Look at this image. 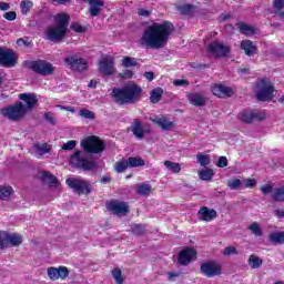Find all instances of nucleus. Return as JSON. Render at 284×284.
I'll return each mask as SVG.
<instances>
[{
    "mask_svg": "<svg viewBox=\"0 0 284 284\" xmlns=\"http://www.w3.org/2000/svg\"><path fill=\"white\" fill-rule=\"evenodd\" d=\"M17 45H24V48H32V41H28V38H19Z\"/></svg>",
    "mask_w": 284,
    "mask_h": 284,
    "instance_id": "obj_58",
    "label": "nucleus"
},
{
    "mask_svg": "<svg viewBox=\"0 0 284 284\" xmlns=\"http://www.w3.org/2000/svg\"><path fill=\"white\" fill-rule=\"evenodd\" d=\"M126 162L129 168H143V165H145V160L141 156H130Z\"/></svg>",
    "mask_w": 284,
    "mask_h": 284,
    "instance_id": "obj_30",
    "label": "nucleus"
},
{
    "mask_svg": "<svg viewBox=\"0 0 284 284\" xmlns=\"http://www.w3.org/2000/svg\"><path fill=\"white\" fill-rule=\"evenodd\" d=\"M257 91L255 97L257 101L267 102L274 99V83L267 78H263L256 83Z\"/></svg>",
    "mask_w": 284,
    "mask_h": 284,
    "instance_id": "obj_6",
    "label": "nucleus"
},
{
    "mask_svg": "<svg viewBox=\"0 0 284 284\" xmlns=\"http://www.w3.org/2000/svg\"><path fill=\"white\" fill-rule=\"evenodd\" d=\"M179 11L181 12V14H184L185 17H194L196 12V6L190 3L183 4L179 7Z\"/></svg>",
    "mask_w": 284,
    "mask_h": 284,
    "instance_id": "obj_26",
    "label": "nucleus"
},
{
    "mask_svg": "<svg viewBox=\"0 0 284 284\" xmlns=\"http://www.w3.org/2000/svg\"><path fill=\"white\" fill-rule=\"evenodd\" d=\"M253 121H265V112L263 111H257V112H252Z\"/></svg>",
    "mask_w": 284,
    "mask_h": 284,
    "instance_id": "obj_56",
    "label": "nucleus"
},
{
    "mask_svg": "<svg viewBox=\"0 0 284 284\" xmlns=\"http://www.w3.org/2000/svg\"><path fill=\"white\" fill-rule=\"evenodd\" d=\"M136 190V194H140V196H150L151 192H152V185L150 184H138L135 186Z\"/></svg>",
    "mask_w": 284,
    "mask_h": 284,
    "instance_id": "obj_28",
    "label": "nucleus"
},
{
    "mask_svg": "<svg viewBox=\"0 0 284 284\" xmlns=\"http://www.w3.org/2000/svg\"><path fill=\"white\" fill-rule=\"evenodd\" d=\"M106 210L109 212H113V214H128L130 212V209L128 206V203L120 202L118 200H111L106 203Z\"/></svg>",
    "mask_w": 284,
    "mask_h": 284,
    "instance_id": "obj_17",
    "label": "nucleus"
},
{
    "mask_svg": "<svg viewBox=\"0 0 284 284\" xmlns=\"http://www.w3.org/2000/svg\"><path fill=\"white\" fill-rule=\"evenodd\" d=\"M70 28L71 30H73V32H77L78 34H83L88 32V28L81 26V23L79 22H71Z\"/></svg>",
    "mask_w": 284,
    "mask_h": 284,
    "instance_id": "obj_44",
    "label": "nucleus"
},
{
    "mask_svg": "<svg viewBox=\"0 0 284 284\" xmlns=\"http://www.w3.org/2000/svg\"><path fill=\"white\" fill-rule=\"evenodd\" d=\"M7 10H10V3L1 1L0 2V11L6 12Z\"/></svg>",
    "mask_w": 284,
    "mask_h": 284,
    "instance_id": "obj_64",
    "label": "nucleus"
},
{
    "mask_svg": "<svg viewBox=\"0 0 284 284\" xmlns=\"http://www.w3.org/2000/svg\"><path fill=\"white\" fill-rule=\"evenodd\" d=\"M200 272L206 278H214V276H221L223 274V268L221 264L214 261H206L200 265Z\"/></svg>",
    "mask_w": 284,
    "mask_h": 284,
    "instance_id": "obj_14",
    "label": "nucleus"
},
{
    "mask_svg": "<svg viewBox=\"0 0 284 284\" xmlns=\"http://www.w3.org/2000/svg\"><path fill=\"white\" fill-rule=\"evenodd\" d=\"M83 3H89L90 17H99L101 14V8L105 6L103 0H81Z\"/></svg>",
    "mask_w": 284,
    "mask_h": 284,
    "instance_id": "obj_20",
    "label": "nucleus"
},
{
    "mask_svg": "<svg viewBox=\"0 0 284 284\" xmlns=\"http://www.w3.org/2000/svg\"><path fill=\"white\" fill-rule=\"evenodd\" d=\"M122 65L123 68H136V65H139V62L136 61V58L124 57L122 59Z\"/></svg>",
    "mask_w": 284,
    "mask_h": 284,
    "instance_id": "obj_41",
    "label": "nucleus"
},
{
    "mask_svg": "<svg viewBox=\"0 0 284 284\" xmlns=\"http://www.w3.org/2000/svg\"><path fill=\"white\" fill-rule=\"evenodd\" d=\"M241 184L242 182L240 179H233L227 182V186L230 187V190H239V187H241Z\"/></svg>",
    "mask_w": 284,
    "mask_h": 284,
    "instance_id": "obj_51",
    "label": "nucleus"
},
{
    "mask_svg": "<svg viewBox=\"0 0 284 284\" xmlns=\"http://www.w3.org/2000/svg\"><path fill=\"white\" fill-rule=\"evenodd\" d=\"M247 263L252 267V270H258V267L263 265V260L258 257V255L252 254L250 255Z\"/></svg>",
    "mask_w": 284,
    "mask_h": 284,
    "instance_id": "obj_33",
    "label": "nucleus"
},
{
    "mask_svg": "<svg viewBox=\"0 0 284 284\" xmlns=\"http://www.w3.org/2000/svg\"><path fill=\"white\" fill-rule=\"evenodd\" d=\"M240 50H243L246 57H254V54H258V47H256L252 40H242L240 43Z\"/></svg>",
    "mask_w": 284,
    "mask_h": 284,
    "instance_id": "obj_21",
    "label": "nucleus"
},
{
    "mask_svg": "<svg viewBox=\"0 0 284 284\" xmlns=\"http://www.w3.org/2000/svg\"><path fill=\"white\" fill-rule=\"evenodd\" d=\"M14 194V189L10 185H0V201H10V196Z\"/></svg>",
    "mask_w": 284,
    "mask_h": 284,
    "instance_id": "obj_25",
    "label": "nucleus"
},
{
    "mask_svg": "<svg viewBox=\"0 0 284 284\" xmlns=\"http://www.w3.org/2000/svg\"><path fill=\"white\" fill-rule=\"evenodd\" d=\"M19 63V57L12 49L0 47V65L2 68H14Z\"/></svg>",
    "mask_w": 284,
    "mask_h": 284,
    "instance_id": "obj_12",
    "label": "nucleus"
},
{
    "mask_svg": "<svg viewBox=\"0 0 284 284\" xmlns=\"http://www.w3.org/2000/svg\"><path fill=\"white\" fill-rule=\"evenodd\" d=\"M237 28L241 34H254V28H252L250 24L240 22L237 23Z\"/></svg>",
    "mask_w": 284,
    "mask_h": 284,
    "instance_id": "obj_42",
    "label": "nucleus"
},
{
    "mask_svg": "<svg viewBox=\"0 0 284 284\" xmlns=\"http://www.w3.org/2000/svg\"><path fill=\"white\" fill-rule=\"evenodd\" d=\"M271 199H273L276 202L284 201V186L276 189L274 193L271 195Z\"/></svg>",
    "mask_w": 284,
    "mask_h": 284,
    "instance_id": "obj_45",
    "label": "nucleus"
},
{
    "mask_svg": "<svg viewBox=\"0 0 284 284\" xmlns=\"http://www.w3.org/2000/svg\"><path fill=\"white\" fill-rule=\"evenodd\" d=\"M3 19L7 21H16L17 20V12L14 11H9L2 14Z\"/></svg>",
    "mask_w": 284,
    "mask_h": 284,
    "instance_id": "obj_59",
    "label": "nucleus"
},
{
    "mask_svg": "<svg viewBox=\"0 0 284 284\" xmlns=\"http://www.w3.org/2000/svg\"><path fill=\"white\" fill-rule=\"evenodd\" d=\"M99 72L101 77H112L114 74V59L104 57L99 61Z\"/></svg>",
    "mask_w": 284,
    "mask_h": 284,
    "instance_id": "obj_16",
    "label": "nucleus"
},
{
    "mask_svg": "<svg viewBox=\"0 0 284 284\" xmlns=\"http://www.w3.org/2000/svg\"><path fill=\"white\" fill-rule=\"evenodd\" d=\"M211 92L214 97H219V99H225V97H232V94H234L232 88L223 84L213 85Z\"/></svg>",
    "mask_w": 284,
    "mask_h": 284,
    "instance_id": "obj_19",
    "label": "nucleus"
},
{
    "mask_svg": "<svg viewBox=\"0 0 284 284\" xmlns=\"http://www.w3.org/2000/svg\"><path fill=\"white\" fill-rule=\"evenodd\" d=\"M112 97L116 105H132L143 97V89L136 83H131L112 89Z\"/></svg>",
    "mask_w": 284,
    "mask_h": 284,
    "instance_id": "obj_4",
    "label": "nucleus"
},
{
    "mask_svg": "<svg viewBox=\"0 0 284 284\" xmlns=\"http://www.w3.org/2000/svg\"><path fill=\"white\" fill-rule=\"evenodd\" d=\"M189 103L195 105V108H203V105L207 103V100H205L201 93H191L189 95Z\"/></svg>",
    "mask_w": 284,
    "mask_h": 284,
    "instance_id": "obj_23",
    "label": "nucleus"
},
{
    "mask_svg": "<svg viewBox=\"0 0 284 284\" xmlns=\"http://www.w3.org/2000/svg\"><path fill=\"white\" fill-rule=\"evenodd\" d=\"M274 190V184L273 183H267L266 185L260 186V191L262 194H270Z\"/></svg>",
    "mask_w": 284,
    "mask_h": 284,
    "instance_id": "obj_55",
    "label": "nucleus"
},
{
    "mask_svg": "<svg viewBox=\"0 0 284 284\" xmlns=\"http://www.w3.org/2000/svg\"><path fill=\"white\" fill-rule=\"evenodd\" d=\"M173 85H175V88H187V85H190V81L185 79H176L173 81Z\"/></svg>",
    "mask_w": 284,
    "mask_h": 284,
    "instance_id": "obj_52",
    "label": "nucleus"
},
{
    "mask_svg": "<svg viewBox=\"0 0 284 284\" xmlns=\"http://www.w3.org/2000/svg\"><path fill=\"white\" fill-rule=\"evenodd\" d=\"M111 274L113 276V278L115 280V283L116 284H123L124 283V278H123V271H121V268L116 267V268H113L111 271Z\"/></svg>",
    "mask_w": 284,
    "mask_h": 284,
    "instance_id": "obj_40",
    "label": "nucleus"
},
{
    "mask_svg": "<svg viewBox=\"0 0 284 284\" xmlns=\"http://www.w3.org/2000/svg\"><path fill=\"white\" fill-rule=\"evenodd\" d=\"M155 125H159L162 128V130H170L174 125L172 121H170L168 118H156L152 120Z\"/></svg>",
    "mask_w": 284,
    "mask_h": 284,
    "instance_id": "obj_27",
    "label": "nucleus"
},
{
    "mask_svg": "<svg viewBox=\"0 0 284 284\" xmlns=\"http://www.w3.org/2000/svg\"><path fill=\"white\" fill-rule=\"evenodd\" d=\"M197 216L200 221H204L205 223H211V221H214L216 216H219V213L214 209H210L207 206H202L197 211Z\"/></svg>",
    "mask_w": 284,
    "mask_h": 284,
    "instance_id": "obj_18",
    "label": "nucleus"
},
{
    "mask_svg": "<svg viewBox=\"0 0 284 284\" xmlns=\"http://www.w3.org/2000/svg\"><path fill=\"white\" fill-rule=\"evenodd\" d=\"M34 8V2L30 0H22L20 2V12L23 16L30 14V11Z\"/></svg>",
    "mask_w": 284,
    "mask_h": 284,
    "instance_id": "obj_32",
    "label": "nucleus"
},
{
    "mask_svg": "<svg viewBox=\"0 0 284 284\" xmlns=\"http://www.w3.org/2000/svg\"><path fill=\"white\" fill-rule=\"evenodd\" d=\"M214 171L212 169H206L199 172V178L201 181H212Z\"/></svg>",
    "mask_w": 284,
    "mask_h": 284,
    "instance_id": "obj_39",
    "label": "nucleus"
},
{
    "mask_svg": "<svg viewBox=\"0 0 284 284\" xmlns=\"http://www.w3.org/2000/svg\"><path fill=\"white\" fill-rule=\"evenodd\" d=\"M199 253L195 248L186 246L178 254V263L179 265L187 266L192 261H196Z\"/></svg>",
    "mask_w": 284,
    "mask_h": 284,
    "instance_id": "obj_15",
    "label": "nucleus"
},
{
    "mask_svg": "<svg viewBox=\"0 0 284 284\" xmlns=\"http://www.w3.org/2000/svg\"><path fill=\"white\" fill-rule=\"evenodd\" d=\"M130 232L133 233L134 236H143V234H145V224H132Z\"/></svg>",
    "mask_w": 284,
    "mask_h": 284,
    "instance_id": "obj_36",
    "label": "nucleus"
},
{
    "mask_svg": "<svg viewBox=\"0 0 284 284\" xmlns=\"http://www.w3.org/2000/svg\"><path fill=\"white\" fill-rule=\"evenodd\" d=\"M65 183L75 194H79V196L92 194V184L87 180L69 178L65 180Z\"/></svg>",
    "mask_w": 284,
    "mask_h": 284,
    "instance_id": "obj_9",
    "label": "nucleus"
},
{
    "mask_svg": "<svg viewBox=\"0 0 284 284\" xmlns=\"http://www.w3.org/2000/svg\"><path fill=\"white\" fill-rule=\"evenodd\" d=\"M138 14H139V17H146L148 18L152 14V11L140 8V9H138Z\"/></svg>",
    "mask_w": 284,
    "mask_h": 284,
    "instance_id": "obj_62",
    "label": "nucleus"
},
{
    "mask_svg": "<svg viewBox=\"0 0 284 284\" xmlns=\"http://www.w3.org/2000/svg\"><path fill=\"white\" fill-rule=\"evenodd\" d=\"M80 145L88 154H101L105 150V142L97 135L85 138Z\"/></svg>",
    "mask_w": 284,
    "mask_h": 284,
    "instance_id": "obj_8",
    "label": "nucleus"
},
{
    "mask_svg": "<svg viewBox=\"0 0 284 284\" xmlns=\"http://www.w3.org/2000/svg\"><path fill=\"white\" fill-rule=\"evenodd\" d=\"M44 119L50 123L51 125H57V122L54 121V118L52 116V113L45 112L44 113Z\"/></svg>",
    "mask_w": 284,
    "mask_h": 284,
    "instance_id": "obj_61",
    "label": "nucleus"
},
{
    "mask_svg": "<svg viewBox=\"0 0 284 284\" xmlns=\"http://www.w3.org/2000/svg\"><path fill=\"white\" fill-rule=\"evenodd\" d=\"M58 272L61 281H65L67 276H70V271L65 266H59Z\"/></svg>",
    "mask_w": 284,
    "mask_h": 284,
    "instance_id": "obj_50",
    "label": "nucleus"
},
{
    "mask_svg": "<svg viewBox=\"0 0 284 284\" xmlns=\"http://www.w3.org/2000/svg\"><path fill=\"white\" fill-rule=\"evenodd\" d=\"M223 254L224 256H231V254H233L234 256H239V251L234 246H227L224 248Z\"/></svg>",
    "mask_w": 284,
    "mask_h": 284,
    "instance_id": "obj_53",
    "label": "nucleus"
},
{
    "mask_svg": "<svg viewBox=\"0 0 284 284\" xmlns=\"http://www.w3.org/2000/svg\"><path fill=\"white\" fill-rule=\"evenodd\" d=\"M42 181H48L50 187H57L59 185V179L48 171L42 173Z\"/></svg>",
    "mask_w": 284,
    "mask_h": 284,
    "instance_id": "obj_29",
    "label": "nucleus"
},
{
    "mask_svg": "<svg viewBox=\"0 0 284 284\" xmlns=\"http://www.w3.org/2000/svg\"><path fill=\"white\" fill-rule=\"evenodd\" d=\"M128 168H130V165L128 164V160L126 161H119L115 163V171L119 174H122V172H125V170H128Z\"/></svg>",
    "mask_w": 284,
    "mask_h": 284,
    "instance_id": "obj_49",
    "label": "nucleus"
},
{
    "mask_svg": "<svg viewBox=\"0 0 284 284\" xmlns=\"http://www.w3.org/2000/svg\"><path fill=\"white\" fill-rule=\"evenodd\" d=\"M216 165H217V168H227V158L226 156H220Z\"/></svg>",
    "mask_w": 284,
    "mask_h": 284,
    "instance_id": "obj_60",
    "label": "nucleus"
},
{
    "mask_svg": "<svg viewBox=\"0 0 284 284\" xmlns=\"http://www.w3.org/2000/svg\"><path fill=\"white\" fill-rule=\"evenodd\" d=\"M284 0H273V10H275V19H282L284 21Z\"/></svg>",
    "mask_w": 284,
    "mask_h": 284,
    "instance_id": "obj_24",
    "label": "nucleus"
},
{
    "mask_svg": "<svg viewBox=\"0 0 284 284\" xmlns=\"http://www.w3.org/2000/svg\"><path fill=\"white\" fill-rule=\"evenodd\" d=\"M164 168L170 170L173 174H179V172H181V164L170 160L164 161Z\"/></svg>",
    "mask_w": 284,
    "mask_h": 284,
    "instance_id": "obj_34",
    "label": "nucleus"
},
{
    "mask_svg": "<svg viewBox=\"0 0 284 284\" xmlns=\"http://www.w3.org/2000/svg\"><path fill=\"white\" fill-rule=\"evenodd\" d=\"M134 77V71L130 70V69H124L121 73H120V78L121 79H132Z\"/></svg>",
    "mask_w": 284,
    "mask_h": 284,
    "instance_id": "obj_57",
    "label": "nucleus"
},
{
    "mask_svg": "<svg viewBox=\"0 0 284 284\" xmlns=\"http://www.w3.org/2000/svg\"><path fill=\"white\" fill-rule=\"evenodd\" d=\"M64 65L72 72H85L88 70V60L74 54L68 55L64 58Z\"/></svg>",
    "mask_w": 284,
    "mask_h": 284,
    "instance_id": "obj_13",
    "label": "nucleus"
},
{
    "mask_svg": "<svg viewBox=\"0 0 284 284\" xmlns=\"http://www.w3.org/2000/svg\"><path fill=\"white\" fill-rule=\"evenodd\" d=\"M245 187H254L256 185V180L254 179H246L244 181Z\"/></svg>",
    "mask_w": 284,
    "mask_h": 284,
    "instance_id": "obj_63",
    "label": "nucleus"
},
{
    "mask_svg": "<svg viewBox=\"0 0 284 284\" xmlns=\"http://www.w3.org/2000/svg\"><path fill=\"white\" fill-rule=\"evenodd\" d=\"M70 163L77 170H83L84 172H92L99 168V164L94 160H90L85 156H81V151H75L71 158Z\"/></svg>",
    "mask_w": 284,
    "mask_h": 284,
    "instance_id": "obj_7",
    "label": "nucleus"
},
{
    "mask_svg": "<svg viewBox=\"0 0 284 284\" xmlns=\"http://www.w3.org/2000/svg\"><path fill=\"white\" fill-rule=\"evenodd\" d=\"M48 277L50 281H59V268L51 266L48 268Z\"/></svg>",
    "mask_w": 284,
    "mask_h": 284,
    "instance_id": "obj_48",
    "label": "nucleus"
},
{
    "mask_svg": "<svg viewBox=\"0 0 284 284\" xmlns=\"http://www.w3.org/2000/svg\"><path fill=\"white\" fill-rule=\"evenodd\" d=\"M196 159H197V163L202 168H205L206 165H210V155H207V154H197Z\"/></svg>",
    "mask_w": 284,
    "mask_h": 284,
    "instance_id": "obj_47",
    "label": "nucleus"
},
{
    "mask_svg": "<svg viewBox=\"0 0 284 284\" xmlns=\"http://www.w3.org/2000/svg\"><path fill=\"white\" fill-rule=\"evenodd\" d=\"M34 148H36L37 152L40 153L41 155L50 154V152H52V145H50L48 143L34 144Z\"/></svg>",
    "mask_w": 284,
    "mask_h": 284,
    "instance_id": "obj_38",
    "label": "nucleus"
},
{
    "mask_svg": "<svg viewBox=\"0 0 284 284\" xmlns=\"http://www.w3.org/2000/svg\"><path fill=\"white\" fill-rule=\"evenodd\" d=\"M18 97L20 101H16L13 104L0 109L1 116L9 119V121H16L17 123L23 121L28 112H32L34 108L39 106V98L34 93H20Z\"/></svg>",
    "mask_w": 284,
    "mask_h": 284,
    "instance_id": "obj_2",
    "label": "nucleus"
},
{
    "mask_svg": "<svg viewBox=\"0 0 284 284\" xmlns=\"http://www.w3.org/2000/svg\"><path fill=\"white\" fill-rule=\"evenodd\" d=\"M163 99V89L158 87L151 91L150 101L151 103H159Z\"/></svg>",
    "mask_w": 284,
    "mask_h": 284,
    "instance_id": "obj_31",
    "label": "nucleus"
},
{
    "mask_svg": "<svg viewBox=\"0 0 284 284\" xmlns=\"http://www.w3.org/2000/svg\"><path fill=\"white\" fill-rule=\"evenodd\" d=\"M237 119L242 123H254L252 111H242L237 114Z\"/></svg>",
    "mask_w": 284,
    "mask_h": 284,
    "instance_id": "obj_35",
    "label": "nucleus"
},
{
    "mask_svg": "<svg viewBox=\"0 0 284 284\" xmlns=\"http://www.w3.org/2000/svg\"><path fill=\"white\" fill-rule=\"evenodd\" d=\"M79 115L82 116V119H89L90 121L97 119V114L88 109H80Z\"/></svg>",
    "mask_w": 284,
    "mask_h": 284,
    "instance_id": "obj_43",
    "label": "nucleus"
},
{
    "mask_svg": "<svg viewBox=\"0 0 284 284\" xmlns=\"http://www.w3.org/2000/svg\"><path fill=\"white\" fill-rule=\"evenodd\" d=\"M77 148V141L75 140H69L67 143L62 145V150L64 151H71Z\"/></svg>",
    "mask_w": 284,
    "mask_h": 284,
    "instance_id": "obj_54",
    "label": "nucleus"
},
{
    "mask_svg": "<svg viewBox=\"0 0 284 284\" xmlns=\"http://www.w3.org/2000/svg\"><path fill=\"white\" fill-rule=\"evenodd\" d=\"M55 26L44 30V39L52 43H61L68 37V27L70 26V14L60 12L54 16Z\"/></svg>",
    "mask_w": 284,
    "mask_h": 284,
    "instance_id": "obj_3",
    "label": "nucleus"
},
{
    "mask_svg": "<svg viewBox=\"0 0 284 284\" xmlns=\"http://www.w3.org/2000/svg\"><path fill=\"white\" fill-rule=\"evenodd\" d=\"M206 52L215 59H225L227 54L232 52V48H230V45H225V43L221 41H213L209 43Z\"/></svg>",
    "mask_w": 284,
    "mask_h": 284,
    "instance_id": "obj_10",
    "label": "nucleus"
},
{
    "mask_svg": "<svg viewBox=\"0 0 284 284\" xmlns=\"http://www.w3.org/2000/svg\"><path fill=\"white\" fill-rule=\"evenodd\" d=\"M23 65L27 70H31L36 74H40V77H50V74L54 73V65L45 60H27Z\"/></svg>",
    "mask_w": 284,
    "mask_h": 284,
    "instance_id": "obj_5",
    "label": "nucleus"
},
{
    "mask_svg": "<svg viewBox=\"0 0 284 284\" xmlns=\"http://www.w3.org/2000/svg\"><path fill=\"white\" fill-rule=\"evenodd\" d=\"M175 30L171 21H163L162 23L154 22L144 29L140 39V45L149 50H161V48L168 45L170 36Z\"/></svg>",
    "mask_w": 284,
    "mask_h": 284,
    "instance_id": "obj_1",
    "label": "nucleus"
},
{
    "mask_svg": "<svg viewBox=\"0 0 284 284\" xmlns=\"http://www.w3.org/2000/svg\"><path fill=\"white\" fill-rule=\"evenodd\" d=\"M248 230H251L252 234L255 236H263V229H261V225L256 222L252 223Z\"/></svg>",
    "mask_w": 284,
    "mask_h": 284,
    "instance_id": "obj_46",
    "label": "nucleus"
},
{
    "mask_svg": "<svg viewBox=\"0 0 284 284\" xmlns=\"http://www.w3.org/2000/svg\"><path fill=\"white\" fill-rule=\"evenodd\" d=\"M270 242L274 243L275 245H278L281 243H284V232L280 233H271L268 235Z\"/></svg>",
    "mask_w": 284,
    "mask_h": 284,
    "instance_id": "obj_37",
    "label": "nucleus"
},
{
    "mask_svg": "<svg viewBox=\"0 0 284 284\" xmlns=\"http://www.w3.org/2000/svg\"><path fill=\"white\" fill-rule=\"evenodd\" d=\"M129 130L136 139H143L145 136V129L143 128V123L139 119L133 120L132 125Z\"/></svg>",
    "mask_w": 284,
    "mask_h": 284,
    "instance_id": "obj_22",
    "label": "nucleus"
},
{
    "mask_svg": "<svg viewBox=\"0 0 284 284\" xmlns=\"http://www.w3.org/2000/svg\"><path fill=\"white\" fill-rule=\"evenodd\" d=\"M23 243V237L21 235L13 233L10 234L6 231H0V250H6V247H19Z\"/></svg>",
    "mask_w": 284,
    "mask_h": 284,
    "instance_id": "obj_11",
    "label": "nucleus"
}]
</instances>
